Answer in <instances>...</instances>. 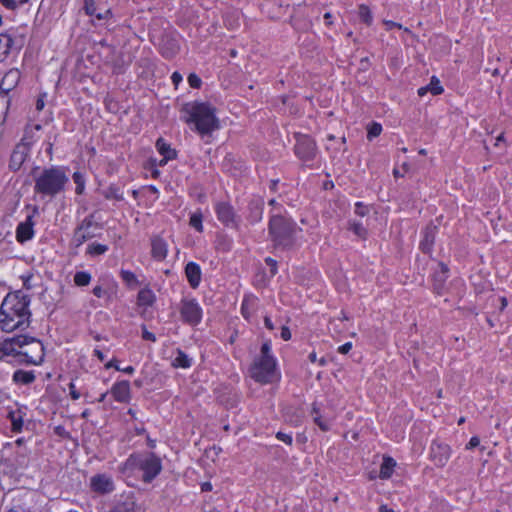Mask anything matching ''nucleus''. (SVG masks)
Returning <instances> with one entry per match:
<instances>
[{
	"instance_id": "nucleus-1",
	"label": "nucleus",
	"mask_w": 512,
	"mask_h": 512,
	"mask_svg": "<svg viewBox=\"0 0 512 512\" xmlns=\"http://www.w3.org/2000/svg\"><path fill=\"white\" fill-rule=\"evenodd\" d=\"M30 302L31 297L20 290L7 294L0 306L1 329L12 332L28 327L31 317Z\"/></svg>"
},
{
	"instance_id": "nucleus-2",
	"label": "nucleus",
	"mask_w": 512,
	"mask_h": 512,
	"mask_svg": "<svg viewBox=\"0 0 512 512\" xmlns=\"http://www.w3.org/2000/svg\"><path fill=\"white\" fill-rule=\"evenodd\" d=\"M302 228L287 213L273 212L269 216L268 236L275 250L290 251L300 246Z\"/></svg>"
},
{
	"instance_id": "nucleus-3",
	"label": "nucleus",
	"mask_w": 512,
	"mask_h": 512,
	"mask_svg": "<svg viewBox=\"0 0 512 512\" xmlns=\"http://www.w3.org/2000/svg\"><path fill=\"white\" fill-rule=\"evenodd\" d=\"M10 355L23 357L21 363L41 365L44 361L45 348L43 343L34 337L18 335L0 341V360Z\"/></svg>"
},
{
	"instance_id": "nucleus-4",
	"label": "nucleus",
	"mask_w": 512,
	"mask_h": 512,
	"mask_svg": "<svg viewBox=\"0 0 512 512\" xmlns=\"http://www.w3.org/2000/svg\"><path fill=\"white\" fill-rule=\"evenodd\" d=\"M68 170V167L62 165H51L43 169L34 168L32 171L34 193L42 198H54L64 192L69 183Z\"/></svg>"
},
{
	"instance_id": "nucleus-5",
	"label": "nucleus",
	"mask_w": 512,
	"mask_h": 512,
	"mask_svg": "<svg viewBox=\"0 0 512 512\" xmlns=\"http://www.w3.org/2000/svg\"><path fill=\"white\" fill-rule=\"evenodd\" d=\"M181 119L188 125H194L195 131L201 136L210 135L219 128L216 109L207 102L192 101L181 108Z\"/></svg>"
},
{
	"instance_id": "nucleus-6",
	"label": "nucleus",
	"mask_w": 512,
	"mask_h": 512,
	"mask_svg": "<svg viewBox=\"0 0 512 512\" xmlns=\"http://www.w3.org/2000/svg\"><path fill=\"white\" fill-rule=\"evenodd\" d=\"M126 464L142 472V480L151 483L162 471V461L155 453L131 454Z\"/></svg>"
},
{
	"instance_id": "nucleus-7",
	"label": "nucleus",
	"mask_w": 512,
	"mask_h": 512,
	"mask_svg": "<svg viewBox=\"0 0 512 512\" xmlns=\"http://www.w3.org/2000/svg\"><path fill=\"white\" fill-rule=\"evenodd\" d=\"M249 375L261 385L279 381L281 373L278 369L277 359L255 358L249 368Z\"/></svg>"
},
{
	"instance_id": "nucleus-8",
	"label": "nucleus",
	"mask_w": 512,
	"mask_h": 512,
	"mask_svg": "<svg viewBox=\"0 0 512 512\" xmlns=\"http://www.w3.org/2000/svg\"><path fill=\"white\" fill-rule=\"evenodd\" d=\"M103 224L96 220V212L85 216L74 228L71 245L79 248L85 242L101 235Z\"/></svg>"
},
{
	"instance_id": "nucleus-9",
	"label": "nucleus",
	"mask_w": 512,
	"mask_h": 512,
	"mask_svg": "<svg viewBox=\"0 0 512 512\" xmlns=\"http://www.w3.org/2000/svg\"><path fill=\"white\" fill-rule=\"evenodd\" d=\"M294 152L306 167H315L314 160L318 154V148L313 138L308 135H297Z\"/></svg>"
},
{
	"instance_id": "nucleus-10",
	"label": "nucleus",
	"mask_w": 512,
	"mask_h": 512,
	"mask_svg": "<svg viewBox=\"0 0 512 512\" xmlns=\"http://www.w3.org/2000/svg\"><path fill=\"white\" fill-rule=\"evenodd\" d=\"M181 321L190 326H197L203 318V310L196 298L184 297L179 303Z\"/></svg>"
},
{
	"instance_id": "nucleus-11",
	"label": "nucleus",
	"mask_w": 512,
	"mask_h": 512,
	"mask_svg": "<svg viewBox=\"0 0 512 512\" xmlns=\"http://www.w3.org/2000/svg\"><path fill=\"white\" fill-rule=\"evenodd\" d=\"M311 417L313 422L324 432L331 430L335 421L333 411L317 402L312 404Z\"/></svg>"
},
{
	"instance_id": "nucleus-12",
	"label": "nucleus",
	"mask_w": 512,
	"mask_h": 512,
	"mask_svg": "<svg viewBox=\"0 0 512 512\" xmlns=\"http://www.w3.org/2000/svg\"><path fill=\"white\" fill-rule=\"evenodd\" d=\"M452 454L451 447L438 439L431 442L429 447V459L438 468L444 467Z\"/></svg>"
},
{
	"instance_id": "nucleus-13",
	"label": "nucleus",
	"mask_w": 512,
	"mask_h": 512,
	"mask_svg": "<svg viewBox=\"0 0 512 512\" xmlns=\"http://www.w3.org/2000/svg\"><path fill=\"white\" fill-rule=\"evenodd\" d=\"M38 214V207L33 206L32 208V214L27 215L26 219L22 222H20L16 227V240L20 244H24L25 242L31 240L34 235V217Z\"/></svg>"
},
{
	"instance_id": "nucleus-14",
	"label": "nucleus",
	"mask_w": 512,
	"mask_h": 512,
	"mask_svg": "<svg viewBox=\"0 0 512 512\" xmlns=\"http://www.w3.org/2000/svg\"><path fill=\"white\" fill-rule=\"evenodd\" d=\"M30 149V142L26 137L21 139V142L16 145L10 156L9 168L13 171H18L25 162Z\"/></svg>"
},
{
	"instance_id": "nucleus-15",
	"label": "nucleus",
	"mask_w": 512,
	"mask_h": 512,
	"mask_svg": "<svg viewBox=\"0 0 512 512\" xmlns=\"http://www.w3.org/2000/svg\"><path fill=\"white\" fill-rule=\"evenodd\" d=\"M217 219L226 227L237 228L238 222L234 208L227 202H219L215 206Z\"/></svg>"
},
{
	"instance_id": "nucleus-16",
	"label": "nucleus",
	"mask_w": 512,
	"mask_h": 512,
	"mask_svg": "<svg viewBox=\"0 0 512 512\" xmlns=\"http://www.w3.org/2000/svg\"><path fill=\"white\" fill-rule=\"evenodd\" d=\"M438 233V227L429 223L421 232L422 239L419 243V249L429 256H432L435 239Z\"/></svg>"
},
{
	"instance_id": "nucleus-17",
	"label": "nucleus",
	"mask_w": 512,
	"mask_h": 512,
	"mask_svg": "<svg viewBox=\"0 0 512 512\" xmlns=\"http://www.w3.org/2000/svg\"><path fill=\"white\" fill-rule=\"evenodd\" d=\"M90 487L98 494H109L115 490L113 479L107 474H96L91 477Z\"/></svg>"
},
{
	"instance_id": "nucleus-18",
	"label": "nucleus",
	"mask_w": 512,
	"mask_h": 512,
	"mask_svg": "<svg viewBox=\"0 0 512 512\" xmlns=\"http://www.w3.org/2000/svg\"><path fill=\"white\" fill-rule=\"evenodd\" d=\"M113 399L119 403H129L132 398L130 382L128 380L116 381L110 389Z\"/></svg>"
},
{
	"instance_id": "nucleus-19",
	"label": "nucleus",
	"mask_w": 512,
	"mask_h": 512,
	"mask_svg": "<svg viewBox=\"0 0 512 512\" xmlns=\"http://www.w3.org/2000/svg\"><path fill=\"white\" fill-rule=\"evenodd\" d=\"M20 78L21 73L18 69L13 68L7 71L0 82V93L9 95V92L18 85Z\"/></svg>"
},
{
	"instance_id": "nucleus-20",
	"label": "nucleus",
	"mask_w": 512,
	"mask_h": 512,
	"mask_svg": "<svg viewBox=\"0 0 512 512\" xmlns=\"http://www.w3.org/2000/svg\"><path fill=\"white\" fill-rule=\"evenodd\" d=\"M185 276L191 288L197 289L201 283L202 270L198 263L190 261L186 264Z\"/></svg>"
},
{
	"instance_id": "nucleus-21",
	"label": "nucleus",
	"mask_w": 512,
	"mask_h": 512,
	"mask_svg": "<svg viewBox=\"0 0 512 512\" xmlns=\"http://www.w3.org/2000/svg\"><path fill=\"white\" fill-rule=\"evenodd\" d=\"M168 245L161 237H154L151 241V255L157 261H163L167 257Z\"/></svg>"
},
{
	"instance_id": "nucleus-22",
	"label": "nucleus",
	"mask_w": 512,
	"mask_h": 512,
	"mask_svg": "<svg viewBox=\"0 0 512 512\" xmlns=\"http://www.w3.org/2000/svg\"><path fill=\"white\" fill-rule=\"evenodd\" d=\"M264 202L262 199H253L248 205V220L252 223H258L262 220Z\"/></svg>"
},
{
	"instance_id": "nucleus-23",
	"label": "nucleus",
	"mask_w": 512,
	"mask_h": 512,
	"mask_svg": "<svg viewBox=\"0 0 512 512\" xmlns=\"http://www.w3.org/2000/svg\"><path fill=\"white\" fill-rule=\"evenodd\" d=\"M438 266H439L440 270L436 271L433 274V281H434V285L433 286H434V290L438 294H441V291H442V289L444 287V283H445V281L448 278L449 268L443 262H440L438 264Z\"/></svg>"
},
{
	"instance_id": "nucleus-24",
	"label": "nucleus",
	"mask_w": 512,
	"mask_h": 512,
	"mask_svg": "<svg viewBox=\"0 0 512 512\" xmlns=\"http://www.w3.org/2000/svg\"><path fill=\"white\" fill-rule=\"evenodd\" d=\"M156 301V295L148 286L142 288L137 294V305L140 307H151Z\"/></svg>"
},
{
	"instance_id": "nucleus-25",
	"label": "nucleus",
	"mask_w": 512,
	"mask_h": 512,
	"mask_svg": "<svg viewBox=\"0 0 512 512\" xmlns=\"http://www.w3.org/2000/svg\"><path fill=\"white\" fill-rule=\"evenodd\" d=\"M132 60L129 55H124L123 53L118 54L112 60V70L114 74H123L127 68L130 66Z\"/></svg>"
},
{
	"instance_id": "nucleus-26",
	"label": "nucleus",
	"mask_w": 512,
	"mask_h": 512,
	"mask_svg": "<svg viewBox=\"0 0 512 512\" xmlns=\"http://www.w3.org/2000/svg\"><path fill=\"white\" fill-rule=\"evenodd\" d=\"M36 379L34 371L18 369L13 373L12 380L15 384L30 385Z\"/></svg>"
},
{
	"instance_id": "nucleus-27",
	"label": "nucleus",
	"mask_w": 512,
	"mask_h": 512,
	"mask_svg": "<svg viewBox=\"0 0 512 512\" xmlns=\"http://www.w3.org/2000/svg\"><path fill=\"white\" fill-rule=\"evenodd\" d=\"M396 467V461L390 456H384L380 466L379 478L382 480L389 479Z\"/></svg>"
},
{
	"instance_id": "nucleus-28",
	"label": "nucleus",
	"mask_w": 512,
	"mask_h": 512,
	"mask_svg": "<svg viewBox=\"0 0 512 512\" xmlns=\"http://www.w3.org/2000/svg\"><path fill=\"white\" fill-rule=\"evenodd\" d=\"M156 148L159 154L164 157L165 163L177 157L176 151L172 149L170 144H168L163 138H159L156 141Z\"/></svg>"
},
{
	"instance_id": "nucleus-29",
	"label": "nucleus",
	"mask_w": 512,
	"mask_h": 512,
	"mask_svg": "<svg viewBox=\"0 0 512 512\" xmlns=\"http://www.w3.org/2000/svg\"><path fill=\"white\" fill-rule=\"evenodd\" d=\"M14 44V39L8 33H0V62L4 61Z\"/></svg>"
},
{
	"instance_id": "nucleus-30",
	"label": "nucleus",
	"mask_w": 512,
	"mask_h": 512,
	"mask_svg": "<svg viewBox=\"0 0 512 512\" xmlns=\"http://www.w3.org/2000/svg\"><path fill=\"white\" fill-rule=\"evenodd\" d=\"M172 366L174 368H190L193 364V359L189 357L183 350L180 348L176 349V356L172 360Z\"/></svg>"
},
{
	"instance_id": "nucleus-31",
	"label": "nucleus",
	"mask_w": 512,
	"mask_h": 512,
	"mask_svg": "<svg viewBox=\"0 0 512 512\" xmlns=\"http://www.w3.org/2000/svg\"><path fill=\"white\" fill-rule=\"evenodd\" d=\"M101 194L106 200H115V201H123L124 200V192L121 187L116 184H110L104 190L101 191Z\"/></svg>"
},
{
	"instance_id": "nucleus-32",
	"label": "nucleus",
	"mask_w": 512,
	"mask_h": 512,
	"mask_svg": "<svg viewBox=\"0 0 512 512\" xmlns=\"http://www.w3.org/2000/svg\"><path fill=\"white\" fill-rule=\"evenodd\" d=\"M303 415L304 413L302 410L293 407L286 408L284 412L285 420L295 427L301 424Z\"/></svg>"
},
{
	"instance_id": "nucleus-33",
	"label": "nucleus",
	"mask_w": 512,
	"mask_h": 512,
	"mask_svg": "<svg viewBox=\"0 0 512 512\" xmlns=\"http://www.w3.org/2000/svg\"><path fill=\"white\" fill-rule=\"evenodd\" d=\"M8 419L11 422V429L13 432H21L23 428V414L21 410H12L8 413Z\"/></svg>"
},
{
	"instance_id": "nucleus-34",
	"label": "nucleus",
	"mask_w": 512,
	"mask_h": 512,
	"mask_svg": "<svg viewBox=\"0 0 512 512\" xmlns=\"http://www.w3.org/2000/svg\"><path fill=\"white\" fill-rule=\"evenodd\" d=\"M120 278L125 283V285L130 289H133L139 286L140 284L136 274L130 270L121 269Z\"/></svg>"
},
{
	"instance_id": "nucleus-35",
	"label": "nucleus",
	"mask_w": 512,
	"mask_h": 512,
	"mask_svg": "<svg viewBox=\"0 0 512 512\" xmlns=\"http://www.w3.org/2000/svg\"><path fill=\"white\" fill-rule=\"evenodd\" d=\"M109 250V247L105 244L92 242L86 247V255L90 257H96L105 254Z\"/></svg>"
},
{
	"instance_id": "nucleus-36",
	"label": "nucleus",
	"mask_w": 512,
	"mask_h": 512,
	"mask_svg": "<svg viewBox=\"0 0 512 512\" xmlns=\"http://www.w3.org/2000/svg\"><path fill=\"white\" fill-rule=\"evenodd\" d=\"M255 301H256V298L252 295L244 296L242 304H241V314L245 319L250 318Z\"/></svg>"
},
{
	"instance_id": "nucleus-37",
	"label": "nucleus",
	"mask_w": 512,
	"mask_h": 512,
	"mask_svg": "<svg viewBox=\"0 0 512 512\" xmlns=\"http://www.w3.org/2000/svg\"><path fill=\"white\" fill-rule=\"evenodd\" d=\"M72 179L76 185L75 193L77 195H82L85 191V184H86V179H85L84 174L81 173L80 171H75L72 175Z\"/></svg>"
},
{
	"instance_id": "nucleus-38",
	"label": "nucleus",
	"mask_w": 512,
	"mask_h": 512,
	"mask_svg": "<svg viewBox=\"0 0 512 512\" xmlns=\"http://www.w3.org/2000/svg\"><path fill=\"white\" fill-rule=\"evenodd\" d=\"M189 225L197 232H203V214L201 210H197L190 215Z\"/></svg>"
},
{
	"instance_id": "nucleus-39",
	"label": "nucleus",
	"mask_w": 512,
	"mask_h": 512,
	"mask_svg": "<svg viewBox=\"0 0 512 512\" xmlns=\"http://www.w3.org/2000/svg\"><path fill=\"white\" fill-rule=\"evenodd\" d=\"M10 97L8 94L0 93V124L4 122L10 107Z\"/></svg>"
},
{
	"instance_id": "nucleus-40",
	"label": "nucleus",
	"mask_w": 512,
	"mask_h": 512,
	"mask_svg": "<svg viewBox=\"0 0 512 512\" xmlns=\"http://www.w3.org/2000/svg\"><path fill=\"white\" fill-rule=\"evenodd\" d=\"M358 15L360 20L367 26H370L373 22V15L370 8L365 4H360L358 7Z\"/></svg>"
},
{
	"instance_id": "nucleus-41",
	"label": "nucleus",
	"mask_w": 512,
	"mask_h": 512,
	"mask_svg": "<svg viewBox=\"0 0 512 512\" xmlns=\"http://www.w3.org/2000/svg\"><path fill=\"white\" fill-rule=\"evenodd\" d=\"M92 276L87 271H77L74 275V283L76 286L83 287L89 285Z\"/></svg>"
},
{
	"instance_id": "nucleus-42",
	"label": "nucleus",
	"mask_w": 512,
	"mask_h": 512,
	"mask_svg": "<svg viewBox=\"0 0 512 512\" xmlns=\"http://www.w3.org/2000/svg\"><path fill=\"white\" fill-rule=\"evenodd\" d=\"M118 360L116 358H112L109 362L105 364L106 369L115 368L117 371H121L125 374L132 375L135 371V368L133 366H127L125 368H121V366L118 365Z\"/></svg>"
},
{
	"instance_id": "nucleus-43",
	"label": "nucleus",
	"mask_w": 512,
	"mask_h": 512,
	"mask_svg": "<svg viewBox=\"0 0 512 512\" xmlns=\"http://www.w3.org/2000/svg\"><path fill=\"white\" fill-rule=\"evenodd\" d=\"M256 358L261 359H276L272 353V346L270 340L265 341L260 349V355Z\"/></svg>"
},
{
	"instance_id": "nucleus-44",
	"label": "nucleus",
	"mask_w": 512,
	"mask_h": 512,
	"mask_svg": "<svg viewBox=\"0 0 512 512\" xmlns=\"http://www.w3.org/2000/svg\"><path fill=\"white\" fill-rule=\"evenodd\" d=\"M382 132V126L380 123L373 122L369 125L367 130V139L372 140L375 137H378Z\"/></svg>"
},
{
	"instance_id": "nucleus-45",
	"label": "nucleus",
	"mask_w": 512,
	"mask_h": 512,
	"mask_svg": "<svg viewBox=\"0 0 512 512\" xmlns=\"http://www.w3.org/2000/svg\"><path fill=\"white\" fill-rule=\"evenodd\" d=\"M350 230H352L354 234L361 238H365L367 235V230L361 222H352L350 224Z\"/></svg>"
},
{
	"instance_id": "nucleus-46",
	"label": "nucleus",
	"mask_w": 512,
	"mask_h": 512,
	"mask_svg": "<svg viewBox=\"0 0 512 512\" xmlns=\"http://www.w3.org/2000/svg\"><path fill=\"white\" fill-rule=\"evenodd\" d=\"M29 0H0V3L8 10H16L18 8L19 5H24L28 2Z\"/></svg>"
},
{
	"instance_id": "nucleus-47",
	"label": "nucleus",
	"mask_w": 512,
	"mask_h": 512,
	"mask_svg": "<svg viewBox=\"0 0 512 512\" xmlns=\"http://www.w3.org/2000/svg\"><path fill=\"white\" fill-rule=\"evenodd\" d=\"M428 90L433 94V95H440L444 89L443 87L441 86L439 80H435V78L433 77L431 79V82L430 84L427 86Z\"/></svg>"
},
{
	"instance_id": "nucleus-48",
	"label": "nucleus",
	"mask_w": 512,
	"mask_h": 512,
	"mask_svg": "<svg viewBox=\"0 0 512 512\" xmlns=\"http://www.w3.org/2000/svg\"><path fill=\"white\" fill-rule=\"evenodd\" d=\"M83 9L85 14L88 16H94L96 12V1L95 0H84Z\"/></svg>"
},
{
	"instance_id": "nucleus-49",
	"label": "nucleus",
	"mask_w": 512,
	"mask_h": 512,
	"mask_svg": "<svg viewBox=\"0 0 512 512\" xmlns=\"http://www.w3.org/2000/svg\"><path fill=\"white\" fill-rule=\"evenodd\" d=\"M187 80L192 88L199 89L202 85L201 78L195 73H190Z\"/></svg>"
},
{
	"instance_id": "nucleus-50",
	"label": "nucleus",
	"mask_w": 512,
	"mask_h": 512,
	"mask_svg": "<svg viewBox=\"0 0 512 512\" xmlns=\"http://www.w3.org/2000/svg\"><path fill=\"white\" fill-rule=\"evenodd\" d=\"M369 212L368 206L364 205L362 202H356L355 204V214L358 216L364 217Z\"/></svg>"
},
{
	"instance_id": "nucleus-51",
	"label": "nucleus",
	"mask_w": 512,
	"mask_h": 512,
	"mask_svg": "<svg viewBox=\"0 0 512 512\" xmlns=\"http://www.w3.org/2000/svg\"><path fill=\"white\" fill-rule=\"evenodd\" d=\"M276 438L279 441H282V442H284L287 445H292V443H293L292 435L291 434H286V433L281 432V431H278L276 433Z\"/></svg>"
},
{
	"instance_id": "nucleus-52",
	"label": "nucleus",
	"mask_w": 512,
	"mask_h": 512,
	"mask_svg": "<svg viewBox=\"0 0 512 512\" xmlns=\"http://www.w3.org/2000/svg\"><path fill=\"white\" fill-rule=\"evenodd\" d=\"M33 278V274L32 273H26V274H23L21 275V280L23 282V287L27 290H30L32 289V284H31V280Z\"/></svg>"
},
{
	"instance_id": "nucleus-53",
	"label": "nucleus",
	"mask_w": 512,
	"mask_h": 512,
	"mask_svg": "<svg viewBox=\"0 0 512 512\" xmlns=\"http://www.w3.org/2000/svg\"><path fill=\"white\" fill-rule=\"evenodd\" d=\"M69 387V394H70V397L73 399V400H78L80 397H81V394L80 392L76 389V385L73 381H71L68 385Z\"/></svg>"
},
{
	"instance_id": "nucleus-54",
	"label": "nucleus",
	"mask_w": 512,
	"mask_h": 512,
	"mask_svg": "<svg viewBox=\"0 0 512 512\" xmlns=\"http://www.w3.org/2000/svg\"><path fill=\"white\" fill-rule=\"evenodd\" d=\"M142 338L146 341L156 342V336L154 333L147 330L146 326H142Z\"/></svg>"
},
{
	"instance_id": "nucleus-55",
	"label": "nucleus",
	"mask_w": 512,
	"mask_h": 512,
	"mask_svg": "<svg viewBox=\"0 0 512 512\" xmlns=\"http://www.w3.org/2000/svg\"><path fill=\"white\" fill-rule=\"evenodd\" d=\"M268 204H269L270 206H272V207H273L272 211L270 212V215H271L273 212L278 213L279 211H281V213H283V211H284L285 213H287V212L284 210L283 206H282L281 204H279L275 199H271V200H269Z\"/></svg>"
},
{
	"instance_id": "nucleus-56",
	"label": "nucleus",
	"mask_w": 512,
	"mask_h": 512,
	"mask_svg": "<svg viewBox=\"0 0 512 512\" xmlns=\"http://www.w3.org/2000/svg\"><path fill=\"white\" fill-rule=\"evenodd\" d=\"M265 263L270 267L271 274L275 275L277 273V261L271 257H267L265 258Z\"/></svg>"
},
{
	"instance_id": "nucleus-57",
	"label": "nucleus",
	"mask_w": 512,
	"mask_h": 512,
	"mask_svg": "<svg viewBox=\"0 0 512 512\" xmlns=\"http://www.w3.org/2000/svg\"><path fill=\"white\" fill-rule=\"evenodd\" d=\"M383 24L386 26V30L390 31L394 28L402 29V25L400 23L394 22L392 20H384Z\"/></svg>"
},
{
	"instance_id": "nucleus-58",
	"label": "nucleus",
	"mask_w": 512,
	"mask_h": 512,
	"mask_svg": "<svg viewBox=\"0 0 512 512\" xmlns=\"http://www.w3.org/2000/svg\"><path fill=\"white\" fill-rule=\"evenodd\" d=\"M183 80V77L182 75L178 72V71H175L172 73L171 75V81L173 83V85L177 88L178 85L182 82Z\"/></svg>"
},
{
	"instance_id": "nucleus-59",
	"label": "nucleus",
	"mask_w": 512,
	"mask_h": 512,
	"mask_svg": "<svg viewBox=\"0 0 512 512\" xmlns=\"http://www.w3.org/2000/svg\"><path fill=\"white\" fill-rule=\"evenodd\" d=\"M280 337L284 340V341H289L292 337L291 335V331L289 329V327L287 326H282L281 328V333H280Z\"/></svg>"
},
{
	"instance_id": "nucleus-60",
	"label": "nucleus",
	"mask_w": 512,
	"mask_h": 512,
	"mask_svg": "<svg viewBox=\"0 0 512 512\" xmlns=\"http://www.w3.org/2000/svg\"><path fill=\"white\" fill-rule=\"evenodd\" d=\"M6 512H32L30 508L22 506V505H13L8 511Z\"/></svg>"
},
{
	"instance_id": "nucleus-61",
	"label": "nucleus",
	"mask_w": 512,
	"mask_h": 512,
	"mask_svg": "<svg viewBox=\"0 0 512 512\" xmlns=\"http://www.w3.org/2000/svg\"><path fill=\"white\" fill-rule=\"evenodd\" d=\"M96 19L98 20H106L108 19L109 17L112 16V13H111V10L110 9H107L105 10L104 12H99V13H96L95 12V15Z\"/></svg>"
},
{
	"instance_id": "nucleus-62",
	"label": "nucleus",
	"mask_w": 512,
	"mask_h": 512,
	"mask_svg": "<svg viewBox=\"0 0 512 512\" xmlns=\"http://www.w3.org/2000/svg\"><path fill=\"white\" fill-rule=\"evenodd\" d=\"M480 444V439L477 436H473L470 438L469 442L466 445V449H473Z\"/></svg>"
},
{
	"instance_id": "nucleus-63",
	"label": "nucleus",
	"mask_w": 512,
	"mask_h": 512,
	"mask_svg": "<svg viewBox=\"0 0 512 512\" xmlns=\"http://www.w3.org/2000/svg\"><path fill=\"white\" fill-rule=\"evenodd\" d=\"M92 293L97 298H102L106 294V291L100 285H97L93 288Z\"/></svg>"
},
{
	"instance_id": "nucleus-64",
	"label": "nucleus",
	"mask_w": 512,
	"mask_h": 512,
	"mask_svg": "<svg viewBox=\"0 0 512 512\" xmlns=\"http://www.w3.org/2000/svg\"><path fill=\"white\" fill-rule=\"evenodd\" d=\"M352 349V343L346 342L343 345L339 346L338 352L341 354H347Z\"/></svg>"
}]
</instances>
